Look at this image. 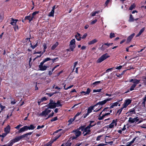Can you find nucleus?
Masks as SVG:
<instances>
[{
    "label": "nucleus",
    "mask_w": 146,
    "mask_h": 146,
    "mask_svg": "<svg viewBox=\"0 0 146 146\" xmlns=\"http://www.w3.org/2000/svg\"><path fill=\"white\" fill-rule=\"evenodd\" d=\"M93 126V125H91V124L90 125H89L87 127L82 129V130L83 131L84 136L90 134L91 131L90 129Z\"/></svg>",
    "instance_id": "1"
},
{
    "label": "nucleus",
    "mask_w": 146,
    "mask_h": 146,
    "mask_svg": "<svg viewBox=\"0 0 146 146\" xmlns=\"http://www.w3.org/2000/svg\"><path fill=\"white\" fill-rule=\"evenodd\" d=\"M110 56L107 53L104 54L98 59L97 62L98 63H100Z\"/></svg>",
    "instance_id": "2"
},
{
    "label": "nucleus",
    "mask_w": 146,
    "mask_h": 146,
    "mask_svg": "<svg viewBox=\"0 0 146 146\" xmlns=\"http://www.w3.org/2000/svg\"><path fill=\"white\" fill-rule=\"evenodd\" d=\"M56 103L54 101L50 99V102L48 104L45 106L47 107L48 108L54 109L56 108Z\"/></svg>",
    "instance_id": "3"
},
{
    "label": "nucleus",
    "mask_w": 146,
    "mask_h": 146,
    "mask_svg": "<svg viewBox=\"0 0 146 146\" xmlns=\"http://www.w3.org/2000/svg\"><path fill=\"white\" fill-rule=\"evenodd\" d=\"M76 47L75 41L74 39H73L70 42L69 44V49L71 51H73Z\"/></svg>",
    "instance_id": "4"
},
{
    "label": "nucleus",
    "mask_w": 146,
    "mask_h": 146,
    "mask_svg": "<svg viewBox=\"0 0 146 146\" xmlns=\"http://www.w3.org/2000/svg\"><path fill=\"white\" fill-rule=\"evenodd\" d=\"M21 139L20 136L16 137L14 139L11 140L9 143L12 146L14 143L19 141Z\"/></svg>",
    "instance_id": "5"
},
{
    "label": "nucleus",
    "mask_w": 146,
    "mask_h": 146,
    "mask_svg": "<svg viewBox=\"0 0 146 146\" xmlns=\"http://www.w3.org/2000/svg\"><path fill=\"white\" fill-rule=\"evenodd\" d=\"M51 110L46 108L44 111H43L40 114L39 116H46L47 115H48V114L51 112Z\"/></svg>",
    "instance_id": "6"
},
{
    "label": "nucleus",
    "mask_w": 146,
    "mask_h": 146,
    "mask_svg": "<svg viewBox=\"0 0 146 146\" xmlns=\"http://www.w3.org/2000/svg\"><path fill=\"white\" fill-rule=\"evenodd\" d=\"M112 99V98H108L102 101L99 102L96 104L95 105L96 106L98 105H103L105 104L107 102L111 100Z\"/></svg>",
    "instance_id": "7"
},
{
    "label": "nucleus",
    "mask_w": 146,
    "mask_h": 146,
    "mask_svg": "<svg viewBox=\"0 0 146 146\" xmlns=\"http://www.w3.org/2000/svg\"><path fill=\"white\" fill-rule=\"evenodd\" d=\"M139 120V119L138 117H136L135 118H133L131 117L129 118L128 122L131 123H136Z\"/></svg>",
    "instance_id": "8"
},
{
    "label": "nucleus",
    "mask_w": 146,
    "mask_h": 146,
    "mask_svg": "<svg viewBox=\"0 0 146 146\" xmlns=\"http://www.w3.org/2000/svg\"><path fill=\"white\" fill-rule=\"evenodd\" d=\"M96 106V105L91 106L88 108L87 109V113L84 116V117H86L87 116H88L89 113H91L94 109V107Z\"/></svg>",
    "instance_id": "9"
},
{
    "label": "nucleus",
    "mask_w": 146,
    "mask_h": 146,
    "mask_svg": "<svg viewBox=\"0 0 146 146\" xmlns=\"http://www.w3.org/2000/svg\"><path fill=\"white\" fill-rule=\"evenodd\" d=\"M131 100L130 99H128L125 100L122 105L123 108H126L131 103Z\"/></svg>",
    "instance_id": "10"
},
{
    "label": "nucleus",
    "mask_w": 146,
    "mask_h": 146,
    "mask_svg": "<svg viewBox=\"0 0 146 146\" xmlns=\"http://www.w3.org/2000/svg\"><path fill=\"white\" fill-rule=\"evenodd\" d=\"M43 63L41 62L39 66V67L40 68V70L41 71H44L46 70L48 66L44 64L43 65Z\"/></svg>",
    "instance_id": "11"
},
{
    "label": "nucleus",
    "mask_w": 146,
    "mask_h": 146,
    "mask_svg": "<svg viewBox=\"0 0 146 146\" xmlns=\"http://www.w3.org/2000/svg\"><path fill=\"white\" fill-rule=\"evenodd\" d=\"M39 13L38 11H36L34 12L32 14L31 17H30V22L31 21L33 20L34 19H35L36 18V15L38 14Z\"/></svg>",
    "instance_id": "12"
},
{
    "label": "nucleus",
    "mask_w": 146,
    "mask_h": 146,
    "mask_svg": "<svg viewBox=\"0 0 146 146\" xmlns=\"http://www.w3.org/2000/svg\"><path fill=\"white\" fill-rule=\"evenodd\" d=\"M117 119L113 120L112 123L108 125V127L110 128H112L114 127V126H116L117 124Z\"/></svg>",
    "instance_id": "13"
},
{
    "label": "nucleus",
    "mask_w": 146,
    "mask_h": 146,
    "mask_svg": "<svg viewBox=\"0 0 146 146\" xmlns=\"http://www.w3.org/2000/svg\"><path fill=\"white\" fill-rule=\"evenodd\" d=\"M122 100V99H121V100H118L117 102L113 103L112 104H111V106L110 107V109L113 108L114 107H116L117 106V105L119 104V102L120 101H121Z\"/></svg>",
    "instance_id": "14"
},
{
    "label": "nucleus",
    "mask_w": 146,
    "mask_h": 146,
    "mask_svg": "<svg viewBox=\"0 0 146 146\" xmlns=\"http://www.w3.org/2000/svg\"><path fill=\"white\" fill-rule=\"evenodd\" d=\"M139 80H137L136 79H131L129 81L130 82H132L133 84H135L136 85L138 84L140 82Z\"/></svg>",
    "instance_id": "15"
},
{
    "label": "nucleus",
    "mask_w": 146,
    "mask_h": 146,
    "mask_svg": "<svg viewBox=\"0 0 146 146\" xmlns=\"http://www.w3.org/2000/svg\"><path fill=\"white\" fill-rule=\"evenodd\" d=\"M11 130L10 126L8 125L5 128L4 131L7 133L8 134L9 133Z\"/></svg>",
    "instance_id": "16"
},
{
    "label": "nucleus",
    "mask_w": 146,
    "mask_h": 146,
    "mask_svg": "<svg viewBox=\"0 0 146 146\" xmlns=\"http://www.w3.org/2000/svg\"><path fill=\"white\" fill-rule=\"evenodd\" d=\"M32 132H30L26 134H23L22 135L20 136L21 139H22L24 138H27L28 136L29 135H31L32 134Z\"/></svg>",
    "instance_id": "17"
},
{
    "label": "nucleus",
    "mask_w": 146,
    "mask_h": 146,
    "mask_svg": "<svg viewBox=\"0 0 146 146\" xmlns=\"http://www.w3.org/2000/svg\"><path fill=\"white\" fill-rule=\"evenodd\" d=\"M62 102L60 100H58L56 102H55L56 103V107H62Z\"/></svg>",
    "instance_id": "18"
},
{
    "label": "nucleus",
    "mask_w": 146,
    "mask_h": 146,
    "mask_svg": "<svg viewBox=\"0 0 146 146\" xmlns=\"http://www.w3.org/2000/svg\"><path fill=\"white\" fill-rule=\"evenodd\" d=\"M135 33H133L130 36H129L127 38V43H129L131 41L132 39L133 38V37L135 35Z\"/></svg>",
    "instance_id": "19"
},
{
    "label": "nucleus",
    "mask_w": 146,
    "mask_h": 146,
    "mask_svg": "<svg viewBox=\"0 0 146 146\" xmlns=\"http://www.w3.org/2000/svg\"><path fill=\"white\" fill-rule=\"evenodd\" d=\"M73 132L75 133L74 134L76 137L79 136L81 133V132L77 130H74Z\"/></svg>",
    "instance_id": "20"
},
{
    "label": "nucleus",
    "mask_w": 146,
    "mask_h": 146,
    "mask_svg": "<svg viewBox=\"0 0 146 146\" xmlns=\"http://www.w3.org/2000/svg\"><path fill=\"white\" fill-rule=\"evenodd\" d=\"M138 138V137H137L134 138L133 140L130 142L127 143V146H130L131 145L132 143L134 142L136 138Z\"/></svg>",
    "instance_id": "21"
},
{
    "label": "nucleus",
    "mask_w": 146,
    "mask_h": 146,
    "mask_svg": "<svg viewBox=\"0 0 146 146\" xmlns=\"http://www.w3.org/2000/svg\"><path fill=\"white\" fill-rule=\"evenodd\" d=\"M18 21L17 19H14L12 18L11 24L13 25H15Z\"/></svg>",
    "instance_id": "22"
},
{
    "label": "nucleus",
    "mask_w": 146,
    "mask_h": 146,
    "mask_svg": "<svg viewBox=\"0 0 146 146\" xmlns=\"http://www.w3.org/2000/svg\"><path fill=\"white\" fill-rule=\"evenodd\" d=\"M97 40L96 39H94L88 42L89 45H91L97 42Z\"/></svg>",
    "instance_id": "23"
},
{
    "label": "nucleus",
    "mask_w": 146,
    "mask_h": 146,
    "mask_svg": "<svg viewBox=\"0 0 146 146\" xmlns=\"http://www.w3.org/2000/svg\"><path fill=\"white\" fill-rule=\"evenodd\" d=\"M75 38L78 41H80L81 40V37L80 34L78 33L75 36Z\"/></svg>",
    "instance_id": "24"
},
{
    "label": "nucleus",
    "mask_w": 146,
    "mask_h": 146,
    "mask_svg": "<svg viewBox=\"0 0 146 146\" xmlns=\"http://www.w3.org/2000/svg\"><path fill=\"white\" fill-rule=\"evenodd\" d=\"M58 45V42H56L51 47V49L52 50H54L55 48Z\"/></svg>",
    "instance_id": "25"
},
{
    "label": "nucleus",
    "mask_w": 146,
    "mask_h": 146,
    "mask_svg": "<svg viewBox=\"0 0 146 146\" xmlns=\"http://www.w3.org/2000/svg\"><path fill=\"white\" fill-rule=\"evenodd\" d=\"M145 30V28L143 27V28H142L140 31L139 33L136 36V37H138Z\"/></svg>",
    "instance_id": "26"
},
{
    "label": "nucleus",
    "mask_w": 146,
    "mask_h": 146,
    "mask_svg": "<svg viewBox=\"0 0 146 146\" xmlns=\"http://www.w3.org/2000/svg\"><path fill=\"white\" fill-rule=\"evenodd\" d=\"M100 12V11H93L91 13L90 15L92 16H95L96 14Z\"/></svg>",
    "instance_id": "27"
},
{
    "label": "nucleus",
    "mask_w": 146,
    "mask_h": 146,
    "mask_svg": "<svg viewBox=\"0 0 146 146\" xmlns=\"http://www.w3.org/2000/svg\"><path fill=\"white\" fill-rule=\"evenodd\" d=\"M103 81V80H102L100 81H96V82H94L92 84V85H94V86H96L98 84L102 82Z\"/></svg>",
    "instance_id": "28"
},
{
    "label": "nucleus",
    "mask_w": 146,
    "mask_h": 146,
    "mask_svg": "<svg viewBox=\"0 0 146 146\" xmlns=\"http://www.w3.org/2000/svg\"><path fill=\"white\" fill-rule=\"evenodd\" d=\"M107 48H108V47L106 46L105 43L103 44V45H102L101 47H100L101 50H104L106 49Z\"/></svg>",
    "instance_id": "29"
},
{
    "label": "nucleus",
    "mask_w": 146,
    "mask_h": 146,
    "mask_svg": "<svg viewBox=\"0 0 146 146\" xmlns=\"http://www.w3.org/2000/svg\"><path fill=\"white\" fill-rule=\"evenodd\" d=\"M54 11L51 10V12L49 13L48 16L49 17H53L54 16Z\"/></svg>",
    "instance_id": "30"
},
{
    "label": "nucleus",
    "mask_w": 146,
    "mask_h": 146,
    "mask_svg": "<svg viewBox=\"0 0 146 146\" xmlns=\"http://www.w3.org/2000/svg\"><path fill=\"white\" fill-rule=\"evenodd\" d=\"M29 130L34 129L36 127L33 125H31L29 126H28Z\"/></svg>",
    "instance_id": "31"
},
{
    "label": "nucleus",
    "mask_w": 146,
    "mask_h": 146,
    "mask_svg": "<svg viewBox=\"0 0 146 146\" xmlns=\"http://www.w3.org/2000/svg\"><path fill=\"white\" fill-rule=\"evenodd\" d=\"M51 60V59L49 58H45L44 60H43L41 62L42 63H42L44 64L45 62H46L47 61H48L49 60Z\"/></svg>",
    "instance_id": "32"
},
{
    "label": "nucleus",
    "mask_w": 146,
    "mask_h": 146,
    "mask_svg": "<svg viewBox=\"0 0 146 146\" xmlns=\"http://www.w3.org/2000/svg\"><path fill=\"white\" fill-rule=\"evenodd\" d=\"M129 21L130 22H132L134 21V19H133V16L131 14L130 15L129 19Z\"/></svg>",
    "instance_id": "33"
},
{
    "label": "nucleus",
    "mask_w": 146,
    "mask_h": 146,
    "mask_svg": "<svg viewBox=\"0 0 146 146\" xmlns=\"http://www.w3.org/2000/svg\"><path fill=\"white\" fill-rule=\"evenodd\" d=\"M123 108H123V107L122 106V108H121L119 109L117 111V113L119 115H120L122 112Z\"/></svg>",
    "instance_id": "34"
},
{
    "label": "nucleus",
    "mask_w": 146,
    "mask_h": 146,
    "mask_svg": "<svg viewBox=\"0 0 146 146\" xmlns=\"http://www.w3.org/2000/svg\"><path fill=\"white\" fill-rule=\"evenodd\" d=\"M135 84H133L131 87L130 88V91H132L133 90H134V88L136 86Z\"/></svg>",
    "instance_id": "35"
},
{
    "label": "nucleus",
    "mask_w": 146,
    "mask_h": 146,
    "mask_svg": "<svg viewBox=\"0 0 146 146\" xmlns=\"http://www.w3.org/2000/svg\"><path fill=\"white\" fill-rule=\"evenodd\" d=\"M61 135L60 134H58V135L55 136L54 139H53L52 142L55 141L57 139H58Z\"/></svg>",
    "instance_id": "36"
},
{
    "label": "nucleus",
    "mask_w": 146,
    "mask_h": 146,
    "mask_svg": "<svg viewBox=\"0 0 146 146\" xmlns=\"http://www.w3.org/2000/svg\"><path fill=\"white\" fill-rule=\"evenodd\" d=\"M135 7V4L133 3L132 5L129 8V9L130 10H132L133 9H134Z\"/></svg>",
    "instance_id": "37"
},
{
    "label": "nucleus",
    "mask_w": 146,
    "mask_h": 146,
    "mask_svg": "<svg viewBox=\"0 0 146 146\" xmlns=\"http://www.w3.org/2000/svg\"><path fill=\"white\" fill-rule=\"evenodd\" d=\"M102 89L100 88L97 90H93V92H100L101 91Z\"/></svg>",
    "instance_id": "38"
},
{
    "label": "nucleus",
    "mask_w": 146,
    "mask_h": 146,
    "mask_svg": "<svg viewBox=\"0 0 146 146\" xmlns=\"http://www.w3.org/2000/svg\"><path fill=\"white\" fill-rule=\"evenodd\" d=\"M25 131V130H24V129L23 127L22 128H20L19 130V131H18V133H23Z\"/></svg>",
    "instance_id": "39"
},
{
    "label": "nucleus",
    "mask_w": 146,
    "mask_h": 146,
    "mask_svg": "<svg viewBox=\"0 0 146 146\" xmlns=\"http://www.w3.org/2000/svg\"><path fill=\"white\" fill-rule=\"evenodd\" d=\"M91 91V90L90 88H88L87 89L86 92V94L87 95H88Z\"/></svg>",
    "instance_id": "40"
},
{
    "label": "nucleus",
    "mask_w": 146,
    "mask_h": 146,
    "mask_svg": "<svg viewBox=\"0 0 146 146\" xmlns=\"http://www.w3.org/2000/svg\"><path fill=\"white\" fill-rule=\"evenodd\" d=\"M115 34L113 33H111L110 34V38H111L113 37H115Z\"/></svg>",
    "instance_id": "41"
},
{
    "label": "nucleus",
    "mask_w": 146,
    "mask_h": 146,
    "mask_svg": "<svg viewBox=\"0 0 146 146\" xmlns=\"http://www.w3.org/2000/svg\"><path fill=\"white\" fill-rule=\"evenodd\" d=\"M43 46L44 48L43 52H45L46 49L47 48L46 44L45 43L43 45Z\"/></svg>",
    "instance_id": "42"
},
{
    "label": "nucleus",
    "mask_w": 146,
    "mask_h": 146,
    "mask_svg": "<svg viewBox=\"0 0 146 146\" xmlns=\"http://www.w3.org/2000/svg\"><path fill=\"white\" fill-rule=\"evenodd\" d=\"M75 117H74L73 118H72L70 119V120L68 121L69 123H71L73 121H74V120L75 119Z\"/></svg>",
    "instance_id": "43"
},
{
    "label": "nucleus",
    "mask_w": 146,
    "mask_h": 146,
    "mask_svg": "<svg viewBox=\"0 0 146 146\" xmlns=\"http://www.w3.org/2000/svg\"><path fill=\"white\" fill-rule=\"evenodd\" d=\"M104 117L105 116L104 115H103L102 116H100L98 117V119L99 120H102Z\"/></svg>",
    "instance_id": "44"
},
{
    "label": "nucleus",
    "mask_w": 146,
    "mask_h": 146,
    "mask_svg": "<svg viewBox=\"0 0 146 146\" xmlns=\"http://www.w3.org/2000/svg\"><path fill=\"white\" fill-rule=\"evenodd\" d=\"M54 115V112L52 111V113H50L49 115H48V116L47 119L49 118L50 117H52Z\"/></svg>",
    "instance_id": "45"
},
{
    "label": "nucleus",
    "mask_w": 146,
    "mask_h": 146,
    "mask_svg": "<svg viewBox=\"0 0 146 146\" xmlns=\"http://www.w3.org/2000/svg\"><path fill=\"white\" fill-rule=\"evenodd\" d=\"M7 134H8L7 133H6L5 132V133H3L2 134V135H1L0 137H1L4 138L7 135Z\"/></svg>",
    "instance_id": "46"
},
{
    "label": "nucleus",
    "mask_w": 146,
    "mask_h": 146,
    "mask_svg": "<svg viewBox=\"0 0 146 146\" xmlns=\"http://www.w3.org/2000/svg\"><path fill=\"white\" fill-rule=\"evenodd\" d=\"M108 108H104L102 111L100 113V114L99 115V116H101V114H102V112L103 111H107V110L108 109Z\"/></svg>",
    "instance_id": "47"
},
{
    "label": "nucleus",
    "mask_w": 146,
    "mask_h": 146,
    "mask_svg": "<svg viewBox=\"0 0 146 146\" xmlns=\"http://www.w3.org/2000/svg\"><path fill=\"white\" fill-rule=\"evenodd\" d=\"M37 43H36V44L34 46H33L32 45H31V47L33 49H34L35 47H36L37 46Z\"/></svg>",
    "instance_id": "48"
},
{
    "label": "nucleus",
    "mask_w": 146,
    "mask_h": 146,
    "mask_svg": "<svg viewBox=\"0 0 146 146\" xmlns=\"http://www.w3.org/2000/svg\"><path fill=\"white\" fill-rule=\"evenodd\" d=\"M23 128L24 130H25V131H27L28 130H29L28 126H25L23 127Z\"/></svg>",
    "instance_id": "49"
},
{
    "label": "nucleus",
    "mask_w": 146,
    "mask_h": 146,
    "mask_svg": "<svg viewBox=\"0 0 146 146\" xmlns=\"http://www.w3.org/2000/svg\"><path fill=\"white\" fill-rule=\"evenodd\" d=\"M57 117H55L51 120V121H55L57 120Z\"/></svg>",
    "instance_id": "50"
},
{
    "label": "nucleus",
    "mask_w": 146,
    "mask_h": 146,
    "mask_svg": "<svg viewBox=\"0 0 146 146\" xmlns=\"http://www.w3.org/2000/svg\"><path fill=\"white\" fill-rule=\"evenodd\" d=\"M87 35V33L84 34L83 36L81 37V38L82 39H84L85 38Z\"/></svg>",
    "instance_id": "51"
},
{
    "label": "nucleus",
    "mask_w": 146,
    "mask_h": 146,
    "mask_svg": "<svg viewBox=\"0 0 146 146\" xmlns=\"http://www.w3.org/2000/svg\"><path fill=\"white\" fill-rule=\"evenodd\" d=\"M107 47H108V48L109 47V46H110L112 44H113L112 43H105Z\"/></svg>",
    "instance_id": "52"
},
{
    "label": "nucleus",
    "mask_w": 146,
    "mask_h": 146,
    "mask_svg": "<svg viewBox=\"0 0 146 146\" xmlns=\"http://www.w3.org/2000/svg\"><path fill=\"white\" fill-rule=\"evenodd\" d=\"M97 21V20L96 19H95L93 21H92L91 23V25H93Z\"/></svg>",
    "instance_id": "53"
},
{
    "label": "nucleus",
    "mask_w": 146,
    "mask_h": 146,
    "mask_svg": "<svg viewBox=\"0 0 146 146\" xmlns=\"http://www.w3.org/2000/svg\"><path fill=\"white\" fill-rule=\"evenodd\" d=\"M110 0H107L106 1L105 4V6H106L108 5L109 2H110Z\"/></svg>",
    "instance_id": "54"
},
{
    "label": "nucleus",
    "mask_w": 146,
    "mask_h": 146,
    "mask_svg": "<svg viewBox=\"0 0 146 146\" xmlns=\"http://www.w3.org/2000/svg\"><path fill=\"white\" fill-rule=\"evenodd\" d=\"M141 127L143 128H146V124H144L142 125Z\"/></svg>",
    "instance_id": "55"
},
{
    "label": "nucleus",
    "mask_w": 146,
    "mask_h": 146,
    "mask_svg": "<svg viewBox=\"0 0 146 146\" xmlns=\"http://www.w3.org/2000/svg\"><path fill=\"white\" fill-rule=\"evenodd\" d=\"M30 17L29 16H26L25 17V19H28L29 21V22H30Z\"/></svg>",
    "instance_id": "56"
},
{
    "label": "nucleus",
    "mask_w": 146,
    "mask_h": 146,
    "mask_svg": "<svg viewBox=\"0 0 146 146\" xmlns=\"http://www.w3.org/2000/svg\"><path fill=\"white\" fill-rule=\"evenodd\" d=\"M135 110L133 109H131L129 110V112L130 113H133L135 112Z\"/></svg>",
    "instance_id": "57"
},
{
    "label": "nucleus",
    "mask_w": 146,
    "mask_h": 146,
    "mask_svg": "<svg viewBox=\"0 0 146 146\" xmlns=\"http://www.w3.org/2000/svg\"><path fill=\"white\" fill-rule=\"evenodd\" d=\"M0 146H11V145L9 143L7 144L4 145H1Z\"/></svg>",
    "instance_id": "58"
},
{
    "label": "nucleus",
    "mask_w": 146,
    "mask_h": 146,
    "mask_svg": "<svg viewBox=\"0 0 146 146\" xmlns=\"http://www.w3.org/2000/svg\"><path fill=\"white\" fill-rule=\"evenodd\" d=\"M41 100L43 102V101H45L46 100V98L45 97H44L43 98H42L41 99Z\"/></svg>",
    "instance_id": "59"
},
{
    "label": "nucleus",
    "mask_w": 146,
    "mask_h": 146,
    "mask_svg": "<svg viewBox=\"0 0 146 146\" xmlns=\"http://www.w3.org/2000/svg\"><path fill=\"white\" fill-rule=\"evenodd\" d=\"M73 86V85H72L70 86L69 87H68L67 88H66V89H65V90H67L68 89L70 88H72Z\"/></svg>",
    "instance_id": "60"
},
{
    "label": "nucleus",
    "mask_w": 146,
    "mask_h": 146,
    "mask_svg": "<svg viewBox=\"0 0 146 146\" xmlns=\"http://www.w3.org/2000/svg\"><path fill=\"white\" fill-rule=\"evenodd\" d=\"M101 135L98 136L97 137L96 139V140L97 141H99L100 140V138L101 137Z\"/></svg>",
    "instance_id": "61"
},
{
    "label": "nucleus",
    "mask_w": 146,
    "mask_h": 146,
    "mask_svg": "<svg viewBox=\"0 0 146 146\" xmlns=\"http://www.w3.org/2000/svg\"><path fill=\"white\" fill-rule=\"evenodd\" d=\"M126 129V126L125 125H124L123 128L121 129L122 131L125 130Z\"/></svg>",
    "instance_id": "62"
},
{
    "label": "nucleus",
    "mask_w": 146,
    "mask_h": 146,
    "mask_svg": "<svg viewBox=\"0 0 146 146\" xmlns=\"http://www.w3.org/2000/svg\"><path fill=\"white\" fill-rule=\"evenodd\" d=\"M122 66H119L117 67L116 69H121V68L122 67Z\"/></svg>",
    "instance_id": "63"
},
{
    "label": "nucleus",
    "mask_w": 146,
    "mask_h": 146,
    "mask_svg": "<svg viewBox=\"0 0 146 146\" xmlns=\"http://www.w3.org/2000/svg\"><path fill=\"white\" fill-rule=\"evenodd\" d=\"M71 143L70 142L67 143H66V146H70L71 145Z\"/></svg>",
    "instance_id": "64"
}]
</instances>
